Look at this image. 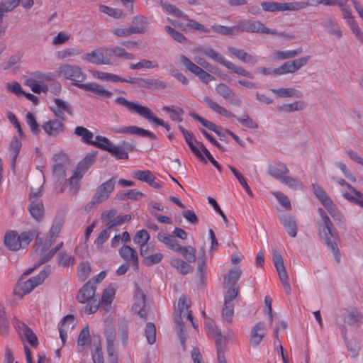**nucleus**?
<instances>
[{"instance_id":"f257e3e1","label":"nucleus","mask_w":363,"mask_h":363,"mask_svg":"<svg viewBox=\"0 0 363 363\" xmlns=\"http://www.w3.org/2000/svg\"><path fill=\"white\" fill-rule=\"evenodd\" d=\"M318 213L321 217V221L318 223L319 237L330 249L337 262H340V254L337 244V233L333 231V223L323 210L319 208Z\"/></svg>"},{"instance_id":"f03ea898","label":"nucleus","mask_w":363,"mask_h":363,"mask_svg":"<svg viewBox=\"0 0 363 363\" xmlns=\"http://www.w3.org/2000/svg\"><path fill=\"white\" fill-rule=\"evenodd\" d=\"M194 52L205 55L208 58L225 67L233 73L251 79H254V75L250 72L246 70L241 66L236 65L232 62L227 60L222 54L209 45H199L194 48Z\"/></svg>"},{"instance_id":"7ed1b4c3","label":"nucleus","mask_w":363,"mask_h":363,"mask_svg":"<svg viewBox=\"0 0 363 363\" xmlns=\"http://www.w3.org/2000/svg\"><path fill=\"white\" fill-rule=\"evenodd\" d=\"M35 236L36 237L35 245H42L40 232L36 228L24 231L21 235L16 231H10L4 236V243L9 250L16 251L27 247Z\"/></svg>"},{"instance_id":"20e7f679","label":"nucleus","mask_w":363,"mask_h":363,"mask_svg":"<svg viewBox=\"0 0 363 363\" xmlns=\"http://www.w3.org/2000/svg\"><path fill=\"white\" fill-rule=\"evenodd\" d=\"M115 102L119 106L125 107L129 111L136 113L149 121H152L156 124L165 128L167 130L169 131L170 130V126L163 120L155 116L149 108L143 106L139 104L130 101L121 96L118 97Z\"/></svg>"},{"instance_id":"39448f33","label":"nucleus","mask_w":363,"mask_h":363,"mask_svg":"<svg viewBox=\"0 0 363 363\" xmlns=\"http://www.w3.org/2000/svg\"><path fill=\"white\" fill-rule=\"evenodd\" d=\"M37 266H34L33 268H30L26 270L21 276L20 280L18 282L17 288L15 290L16 294L23 296L26 294L31 292L35 287L41 284L44 280L48 277L50 274V269L45 268L41 271L37 276L33 277L28 280H24V277L37 268Z\"/></svg>"},{"instance_id":"423d86ee","label":"nucleus","mask_w":363,"mask_h":363,"mask_svg":"<svg viewBox=\"0 0 363 363\" xmlns=\"http://www.w3.org/2000/svg\"><path fill=\"white\" fill-rule=\"evenodd\" d=\"M96 287L89 281L79 291L77 296V301L81 303H86L84 311L89 314L96 312L100 303L99 299L95 296Z\"/></svg>"},{"instance_id":"0eeeda50","label":"nucleus","mask_w":363,"mask_h":363,"mask_svg":"<svg viewBox=\"0 0 363 363\" xmlns=\"http://www.w3.org/2000/svg\"><path fill=\"white\" fill-rule=\"evenodd\" d=\"M58 75L69 80L72 84L81 89V85L86 78V74L76 65L64 64L58 68Z\"/></svg>"},{"instance_id":"6e6552de","label":"nucleus","mask_w":363,"mask_h":363,"mask_svg":"<svg viewBox=\"0 0 363 363\" xmlns=\"http://www.w3.org/2000/svg\"><path fill=\"white\" fill-rule=\"evenodd\" d=\"M238 32L261 33L276 35L280 37H286L282 33H278L276 30H272L265 27L260 21L253 20L240 21L238 23Z\"/></svg>"},{"instance_id":"1a4fd4ad","label":"nucleus","mask_w":363,"mask_h":363,"mask_svg":"<svg viewBox=\"0 0 363 363\" xmlns=\"http://www.w3.org/2000/svg\"><path fill=\"white\" fill-rule=\"evenodd\" d=\"M190 320L193 327L197 328V325L194 322L193 316L190 311H175L174 314V320L177 325L179 337L184 350L186 349V333L184 328V324L186 320Z\"/></svg>"},{"instance_id":"9d476101","label":"nucleus","mask_w":363,"mask_h":363,"mask_svg":"<svg viewBox=\"0 0 363 363\" xmlns=\"http://www.w3.org/2000/svg\"><path fill=\"white\" fill-rule=\"evenodd\" d=\"M337 184L347 189L342 191V196L349 202L363 208V194L352 187L345 179L340 178H332Z\"/></svg>"},{"instance_id":"9b49d317","label":"nucleus","mask_w":363,"mask_h":363,"mask_svg":"<svg viewBox=\"0 0 363 363\" xmlns=\"http://www.w3.org/2000/svg\"><path fill=\"white\" fill-rule=\"evenodd\" d=\"M272 261L277 271L279 279L283 284L284 291L287 294H289L291 293V286L289 282V277L285 269L282 257L277 250H273Z\"/></svg>"},{"instance_id":"f8f14e48","label":"nucleus","mask_w":363,"mask_h":363,"mask_svg":"<svg viewBox=\"0 0 363 363\" xmlns=\"http://www.w3.org/2000/svg\"><path fill=\"white\" fill-rule=\"evenodd\" d=\"M180 62L186 67L190 72L197 76L202 82L208 84L211 81L215 80V77L201 67L191 62L187 57L184 55L180 56Z\"/></svg>"},{"instance_id":"ddd939ff","label":"nucleus","mask_w":363,"mask_h":363,"mask_svg":"<svg viewBox=\"0 0 363 363\" xmlns=\"http://www.w3.org/2000/svg\"><path fill=\"white\" fill-rule=\"evenodd\" d=\"M109 49L98 48L86 53L83 60L95 65H111Z\"/></svg>"},{"instance_id":"4468645a","label":"nucleus","mask_w":363,"mask_h":363,"mask_svg":"<svg viewBox=\"0 0 363 363\" xmlns=\"http://www.w3.org/2000/svg\"><path fill=\"white\" fill-rule=\"evenodd\" d=\"M116 182V178L113 177L101 184L92 199L93 203H100L106 201L113 192Z\"/></svg>"},{"instance_id":"2eb2a0df","label":"nucleus","mask_w":363,"mask_h":363,"mask_svg":"<svg viewBox=\"0 0 363 363\" xmlns=\"http://www.w3.org/2000/svg\"><path fill=\"white\" fill-rule=\"evenodd\" d=\"M133 301L132 311L135 313H137L140 318H145L147 313L145 306V295L143 290L138 286L135 289Z\"/></svg>"},{"instance_id":"dca6fc26","label":"nucleus","mask_w":363,"mask_h":363,"mask_svg":"<svg viewBox=\"0 0 363 363\" xmlns=\"http://www.w3.org/2000/svg\"><path fill=\"white\" fill-rule=\"evenodd\" d=\"M267 333V328L264 322L255 324L250 334V345L252 347L258 346Z\"/></svg>"},{"instance_id":"f3484780","label":"nucleus","mask_w":363,"mask_h":363,"mask_svg":"<svg viewBox=\"0 0 363 363\" xmlns=\"http://www.w3.org/2000/svg\"><path fill=\"white\" fill-rule=\"evenodd\" d=\"M64 224V220L62 218L57 217L55 218L51 228L48 232L45 243L42 246L41 250H47L49 246H50L57 238L59 233L61 231L62 227Z\"/></svg>"},{"instance_id":"a211bd4d","label":"nucleus","mask_w":363,"mask_h":363,"mask_svg":"<svg viewBox=\"0 0 363 363\" xmlns=\"http://www.w3.org/2000/svg\"><path fill=\"white\" fill-rule=\"evenodd\" d=\"M216 92L227 101L230 104L239 106L240 104V99L235 93L225 84L220 83L215 87Z\"/></svg>"},{"instance_id":"6ab92c4d","label":"nucleus","mask_w":363,"mask_h":363,"mask_svg":"<svg viewBox=\"0 0 363 363\" xmlns=\"http://www.w3.org/2000/svg\"><path fill=\"white\" fill-rule=\"evenodd\" d=\"M344 318L345 322L351 326L360 328L363 324V314L354 307L349 308L345 311Z\"/></svg>"},{"instance_id":"aec40b11","label":"nucleus","mask_w":363,"mask_h":363,"mask_svg":"<svg viewBox=\"0 0 363 363\" xmlns=\"http://www.w3.org/2000/svg\"><path fill=\"white\" fill-rule=\"evenodd\" d=\"M43 129L50 137L56 138L65 131V125L59 120H50L43 125Z\"/></svg>"},{"instance_id":"412c9836","label":"nucleus","mask_w":363,"mask_h":363,"mask_svg":"<svg viewBox=\"0 0 363 363\" xmlns=\"http://www.w3.org/2000/svg\"><path fill=\"white\" fill-rule=\"evenodd\" d=\"M267 173L281 182L286 175L289 174V169L286 164L279 162L274 164H269L267 167Z\"/></svg>"},{"instance_id":"4be33fe9","label":"nucleus","mask_w":363,"mask_h":363,"mask_svg":"<svg viewBox=\"0 0 363 363\" xmlns=\"http://www.w3.org/2000/svg\"><path fill=\"white\" fill-rule=\"evenodd\" d=\"M54 101L55 106L52 108V111L57 118L65 120V113L73 114V109L68 102L60 99H55Z\"/></svg>"},{"instance_id":"5701e85b","label":"nucleus","mask_w":363,"mask_h":363,"mask_svg":"<svg viewBox=\"0 0 363 363\" xmlns=\"http://www.w3.org/2000/svg\"><path fill=\"white\" fill-rule=\"evenodd\" d=\"M228 52L245 63L255 65L259 60L258 57L249 54L242 49L230 46L228 48Z\"/></svg>"},{"instance_id":"b1692460","label":"nucleus","mask_w":363,"mask_h":363,"mask_svg":"<svg viewBox=\"0 0 363 363\" xmlns=\"http://www.w3.org/2000/svg\"><path fill=\"white\" fill-rule=\"evenodd\" d=\"M75 324L76 320L72 315H67L63 318L62 325L59 328L60 337L63 345L65 343L68 332L73 330Z\"/></svg>"},{"instance_id":"393cba45","label":"nucleus","mask_w":363,"mask_h":363,"mask_svg":"<svg viewBox=\"0 0 363 363\" xmlns=\"http://www.w3.org/2000/svg\"><path fill=\"white\" fill-rule=\"evenodd\" d=\"M202 101L208 108H210L213 112L220 114V116L229 118H234L235 116L233 113L228 111L225 107L218 104L209 96H205Z\"/></svg>"},{"instance_id":"a878e982","label":"nucleus","mask_w":363,"mask_h":363,"mask_svg":"<svg viewBox=\"0 0 363 363\" xmlns=\"http://www.w3.org/2000/svg\"><path fill=\"white\" fill-rule=\"evenodd\" d=\"M120 256L129 264L137 267L138 265V257L137 252L128 245H124L119 250Z\"/></svg>"},{"instance_id":"bb28decb","label":"nucleus","mask_w":363,"mask_h":363,"mask_svg":"<svg viewBox=\"0 0 363 363\" xmlns=\"http://www.w3.org/2000/svg\"><path fill=\"white\" fill-rule=\"evenodd\" d=\"M81 89L91 91L96 96L102 98L108 99L113 95L111 91L105 89L102 85L95 82L84 84V85H81Z\"/></svg>"},{"instance_id":"cd10ccee","label":"nucleus","mask_w":363,"mask_h":363,"mask_svg":"<svg viewBox=\"0 0 363 363\" xmlns=\"http://www.w3.org/2000/svg\"><path fill=\"white\" fill-rule=\"evenodd\" d=\"M28 208L31 216L35 220L37 221H40L43 220L45 209L42 200L34 199L31 201Z\"/></svg>"},{"instance_id":"c85d7f7f","label":"nucleus","mask_w":363,"mask_h":363,"mask_svg":"<svg viewBox=\"0 0 363 363\" xmlns=\"http://www.w3.org/2000/svg\"><path fill=\"white\" fill-rule=\"evenodd\" d=\"M22 143L16 137H13L9 145V155L11 158V169L14 171L16 167V159L18 156Z\"/></svg>"},{"instance_id":"c756f323","label":"nucleus","mask_w":363,"mask_h":363,"mask_svg":"<svg viewBox=\"0 0 363 363\" xmlns=\"http://www.w3.org/2000/svg\"><path fill=\"white\" fill-rule=\"evenodd\" d=\"M157 239L164 243L168 248L177 252L180 247V245L177 240H176L174 235H169L167 233H158L157 235Z\"/></svg>"},{"instance_id":"7c9ffc66","label":"nucleus","mask_w":363,"mask_h":363,"mask_svg":"<svg viewBox=\"0 0 363 363\" xmlns=\"http://www.w3.org/2000/svg\"><path fill=\"white\" fill-rule=\"evenodd\" d=\"M172 266L177 269V271L182 274L186 275L193 272L194 268L189 264V262L179 258H174L171 260Z\"/></svg>"},{"instance_id":"2f4dec72","label":"nucleus","mask_w":363,"mask_h":363,"mask_svg":"<svg viewBox=\"0 0 363 363\" xmlns=\"http://www.w3.org/2000/svg\"><path fill=\"white\" fill-rule=\"evenodd\" d=\"M140 82V87L154 89H164L167 87V84L159 79H142Z\"/></svg>"},{"instance_id":"473e14b6","label":"nucleus","mask_w":363,"mask_h":363,"mask_svg":"<svg viewBox=\"0 0 363 363\" xmlns=\"http://www.w3.org/2000/svg\"><path fill=\"white\" fill-rule=\"evenodd\" d=\"M303 50L301 48L293 50H276L273 52L272 56L274 60H284L294 58L301 54Z\"/></svg>"},{"instance_id":"72a5a7b5","label":"nucleus","mask_w":363,"mask_h":363,"mask_svg":"<svg viewBox=\"0 0 363 363\" xmlns=\"http://www.w3.org/2000/svg\"><path fill=\"white\" fill-rule=\"evenodd\" d=\"M147 20L143 16H135L132 21V25L130 26L133 34L143 33L147 28Z\"/></svg>"},{"instance_id":"f704fd0d","label":"nucleus","mask_w":363,"mask_h":363,"mask_svg":"<svg viewBox=\"0 0 363 363\" xmlns=\"http://www.w3.org/2000/svg\"><path fill=\"white\" fill-rule=\"evenodd\" d=\"M271 91L281 98H288V97L299 98L302 96V94L300 91H298L296 89H294V88L272 89H271Z\"/></svg>"},{"instance_id":"c9c22d12","label":"nucleus","mask_w":363,"mask_h":363,"mask_svg":"<svg viewBox=\"0 0 363 363\" xmlns=\"http://www.w3.org/2000/svg\"><path fill=\"white\" fill-rule=\"evenodd\" d=\"M325 30L332 35H335L337 38H340L342 35V30L336 20L328 18L324 22Z\"/></svg>"},{"instance_id":"e433bc0d","label":"nucleus","mask_w":363,"mask_h":363,"mask_svg":"<svg viewBox=\"0 0 363 363\" xmlns=\"http://www.w3.org/2000/svg\"><path fill=\"white\" fill-rule=\"evenodd\" d=\"M281 223L287 233L295 238L297 235V225L294 219L291 216H284L281 218Z\"/></svg>"},{"instance_id":"4c0bfd02","label":"nucleus","mask_w":363,"mask_h":363,"mask_svg":"<svg viewBox=\"0 0 363 363\" xmlns=\"http://www.w3.org/2000/svg\"><path fill=\"white\" fill-rule=\"evenodd\" d=\"M211 30L224 35H235L239 33L238 24L232 27L215 25L211 27Z\"/></svg>"},{"instance_id":"58836bf2","label":"nucleus","mask_w":363,"mask_h":363,"mask_svg":"<svg viewBox=\"0 0 363 363\" xmlns=\"http://www.w3.org/2000/svg\"><path fill=\"white\" fill-rule=\"evenodd\" d=\"M74 134L81 138V140L86 144L91 145L94 134L87 128L83 126H77L74 129Z\"/></svg>"},{"instance_id":"ea45409f","label":"nucleus","mask_w":363,"mask_h":363,"mask_svg":"<svg viewBox=\"0 0 363 363\" xmlns=\"http://www.w3.org/2000/svg\"><path fill=\"white\" fill-rule=\"evenodd\" d=\"M91 342L90 333L88 327H85L82 330L77 340V348L79 352H82L84 347Z\"/></svg>"},{"instance_id":"a19ab883","label":"nucleus","mask_w":363,"mask_h":363,"mask_svg":"<svg viewBox=\"0 0 363 363\" xmlns=\"http://www.w3.org/2000/svg\"><path fill=\"white\" fill-rule=\"evenodd\" d=\"M186 143L188 144L191 150L201 160H204V157L201 154V151L198 148V145L194 139V136L192 133L189 132L184 135Z\"/></svg>"},{"instance_id":"79ce46f5","label":"nucleus","mask_w":363,"mask_h":363,"mask_svg":"<svg viewBox=\"0 0 363 363\" xmlns=\"http://www.w3.org/2000/svg\"><path fill=\"white\" fill-rule=\"evenodd\" d=\"M177 252L180 253L189 263H194L196 260V250L190 245L181 246Z\"/></svg>"},{"instance_id":"37998d69","label":"nucleus","mask_w":363,"mask_h":363,"mask_svg":"<svg viewBox=\"0 0 363 363\" xmlns=\"http://www.w3.org/2000/svg\"><path fill=\"white\" fill-rule=\"evenodd\" d=\"M281 183L293 190H301L304 188L303 183L301 180L289 174L286 175Z\"/></svg>"},{"instance_id":"c03bdc74","label":"nucleus","mask_w":363,"mask_h":363,"mask_svg":"<svg viewBox=\"0 0 363 363\" xmlns=\"http://www.w3.org/2000/svg\"><path fill=\"white\" fill-rule=\"evenodd\" d=\"M162 111L170 113V118L175 122H181L182 121V115L184 111L182 108L174 106H164Z\"/></svg>"},{"instance_id":"a18cd8bd","label":"nucleus","mask_w":363,"mask_h":363,"mask_svg":"<svg viewBox=\"0 0 363 363\" xmlns=\"http://www.w3.org/2000/svg\"><path fill=\"white\" fill-rule=\"evenodd\" d=\"M96 155L94 153H89L77 165V168L79 172L86 173L88 169L95 162Z\"/></svg>"},{"instance_id":"49530a36","label":"nucleus","mask_w":363,"mask_h":363,"mask_svg":"<svg viewBox=\"0 0 363 363\" xmlns=\"http://www.w3.org/2000/svg\"><path fill=\"white\" fill-rule=\"evenodd\" d=\"M116 289L112 286H109L106 288L102 294L101 304L108 307L111 304L113 300L115 298Z\"/></svg>"},{"instance_id":"de8ad7c7","label":"nucleus","mask_w":363,"mask_h":363,"mask_svg":"<svg viewBox=\"0 0 363 363\" xmlns=\"http://www.w3.org/2000/svg\"><path fill=\"white\" fill-rule=\"evenodd\" d=\"M84 173H82L79 172V169L76 168L72 177L69 179L68 182L70 185V192L72 194H75L79 188V180L82 178Z\"/></svg>"},{"instance_id":"09e8293b","label":"nucleus","mask_w":363,"mask_h":363,"mask_svg":"<svg viewBox=\"0 0 363 363\" xmlns=\"http://www.w3.org/2000/svg\"><path fill=\"white\" fill-rule=\"evenodd\" d=\"M127 134L155 138V135L153 133L135 125L127 126Z\"/></svg>"},{"instance_id":"8fccbe9b","label":"nucleus","mask_w":363,"mask_h":363,"mask_svg":"<svg viewBox=\"0 0 363 363\" xmlns=\"http://www.w3.org/2000/svg\"><path fill=\"white\" fill-rule=\"evenodd\" d=\"M94 76L102 81H110L112 82H120V81H123V77L112 73L96 71L94 73Z\"/></svg>"},{"instance_id":"3c124183","label":"nucleus","mask_w":363,"mask_h":363,"mask_svg":"<svg viewBox=\"0 0 363 363\" xmlns=\"http://www.w3.org/2000/svg\"><path fill=\"white\" fill-rule=\"evenodd\" d=\"M228 167L230 169V171L233 172V174L235 175V177L237 178V179L240 182V184L242 186V187L244 188V189L245 190L247 194L250 196L253 197V196H254L253 193H252L250 187L246 182V180L244 178V177L242 176V174L241 173H240L234 167H233L231 165H228Z\"/></svg>"},{"instance_id":"603ef678","label":"nucleus","mask_w":363,"mask_h":363,"mask_svg":"<svg viewBox=\"0 0 363 363\" xmlns=\"http://www.w3.org/2000/svg\"><path fill=\"white\" fill-rule=\"evenodd\" d=\"M213 337L215 339V342H216V347H217L218 362V363H227L225 356H224L223 350V337L221 333H219V335H216Z\"/></svg>"},{"instance_id":"864d4df0","label":"nucleus","mask_w":363,"mask_h":363,"mask_svg":"<svg viewBox=\"0 0 363 363\" xmlns=\"http://www.w3.org/2000/svg\"><path fill=\"white\" fill-rule=\"evenodd\" d=\"M91 145L109 152L113 144L105 137L96 136L95 140H93Z\"/></svg>"},{"instance_id":"5fc2aeb1","label":"nucleus","mask_w":363,"mask_h":363,"mask_svg":"<svg viewBox=\"0 0 363 363\" xmlns=\"http://www.w3.org/2000/svg\"><path fill=\"white\" fill-rule=\"evenodd\" d=\"M160 4H161L162 7L169 13H171L178 18H186V15L184 14L181 10L177 9L175 6L172 5L168 2H163L162 0H160Z\"/></svg>"},{"instance_id":"6e6d98bb","label":"nucleus","mask_w":363,"mask_h":363,"mask_svg":"<svg viewBox=\"0 0 363 363\" xmlns=\"http://www.w3.org/2000/svg\"><path fill=\"white\" fill-rule=\"evenodd\" d=\"M261 6L262 10L266 12L283 11V3L264 1L261 3Z\"/></svg>"},{"instance_id":"4d7b16f0","label":"nucleus","mask_w":363,"mask_h":363,"mask_svg":"<svg viewBox=\"0 0 363 363\" xmlns=\"http://www.w3.org/2000/svg\"><path fill=\"white\" fill-rule=\"evenodd\" d=\"M234 315V304L233 303H224L222 309V318L227 323H231Z\"/></svg>"},{"instance_id":"13d9d810","label":"nucleus","mask_w":363,"mask_h":363,"mask_svg":"<svg viewBox=\"0 0 363 363\" xmlns=\"http://www.w3.org/2000/svg\"><path fill=\"white\" fill-rule=\"evenodd\" d=\"M142 257L144 258V264L146 266H152L160 262L163 258V255L161 252H157L146 255V254L142 252Z\"/></svg>"},{"instance_id":"bf43d9fd","label":"nucleus","mask_w":363,"mask_h":363,"mask_svg":"<svg viewBox=\"0 0 363 363\" xmlns=\"http://www.w3.org/2000/svg\"><path fill=\"white\" fill-rule=\"evenodd\" d=\"M308 4L303 1H294L290 3H283V11H298L305 9Z\"/></svg>"},{"instance_id":"052dcab7","label":"nucleus","mask_w":363,"mask_h":363,"mask_svg":"<svg viewBox=\"0 0 363 363\" xmlns=\"http://www.w3.org/2000/svg\"><path fill=\"white\" fill-rule=\"evenodd\" d=\"M131 219V216L126 214L124 216H119L114 217L112 220H108L106 223V226L108 228V229L111 230L113 228L121 225L125 223L126 221H128Z\"/></svg>"},{"instance_id":"680f3d73","label":"nucleus","mask_w":363,"mask_h":363,"mask_svg":"<svg viewBox=\"0 0 363 363\" xmlns=\"http://www.w3.org/2000/svg\"><path fill=\"white\" fill-rule=\"evenodd\" d=\"M291 61H288L284 63L281 66L278 68L274 69L272 72L276 75H282L289 73H294L296 71L293 67Z\"/></svg>"},{"instance_id":"e2e57ef3","label":"nucleus","mask_w":363,"mask_h":363,"mask_svg":"<svg viewBox=\"0 0 363 363\" xmlns=\"http://www.w3.org/2000/svg\"><path fill=\"white\" fill-rule=\"evenodd\" d=\"M109 52L111 55H114L117 57H123L127 60H134L135 55L126 52L125 49L121 47H113L109 49Z\"/></svg>"},{"instance_id":"0e129e2a","label":"nucleus","mask_w":363,"mask_h":363,"mask_svg":"<svg viewBox=\"0 0 363 363\" xmlns=\"http://www.w3.org/2000/svg\"><path fill=\"white\" fill-rule=\"evenodd\" d=\"M306 107L304 101H296L291 104H284L282 107L283 111L287 113L302 111Z\"/></svg>"},{"instance_id":"69168bd1","label":"nucleus","mask_w":363,"mask_h":363,"mask_svg":"<svg viewBox=\"0 0 363 363\" xmlns=\"http://www.w3.org/2000/svg\"><path fill=\"white\" fill-rule=\"evenodd\" d=\"M313 190L315 196L318 199L323 205L325 204L331 200V199L328 196L327 193L320 186L313 184Z\"/></svg>"},{"instance_id":"338daca9","label":"nucleus","mask_w":363,"mask_h":363,"mask_svg":"<svg viewBox=\"0 0 363 363\" xmlns=\"http://www.w3.org/2000/svg\"><path fill=\"white\" fill-rule=\"evenodd\" d=\"M145 333L147 342L150 345L154 344L156 340V328L155 324L152 323H147Z\"/></svg>"},{"instance_id":"774afa93","label":"nucleus","mask_w":363,"mask_h":363,"mask_svg":"<svg viewBox=\"0 0 363 363\" xmlns=\"http://www.w3.org/2000/svg\"><path fill=\"white\" fill-rule=\"evenodd\" d=\"M150 240V235L148 232L145 230H140L138 231L134 237V242L139 245H144L147 244L148 240Z\"/></svg>"}]
</instances>
